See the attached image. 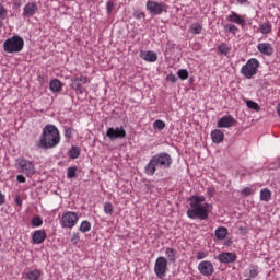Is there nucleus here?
<instances>
[{
	"instance_id": "1",
	"label": "nucleus",
	"mask_w": 280,
	"mask_h": 280,
	"mask_svg": "<svg viewBox=\"0 0 280 280\" xmlns=\"http://www.w3.org/2000/svg\"><path fill=\"white\" fill-rule=\"evenodd\" d=\"M60 143V131L58 127L54 125H46L43 129V133L39 138L38 148L42 150H51Z\"/></svg>"
},
{
	"instance_id": "2",
	"label": "nucleus",
	"mask_w": 280,
	"mask_h": 280,
	"mask_svg": "<svg viewBox=\"0 0 280 280\" xmlns=\"http://www.w3.org/2000/svg\"><path fill=\"white\" fill-rule=\"evenodd\" d=\"M172 167V155L166 152H161L151 158L144 172L148 176H154L158 170H170Z\"/></svg>"
},
{
	"instance_id": "3",
	"label": "nucleus",
	"mask_w": 280,
	"mask_h": 280,
	"mask_svg": "<svg viewBox=\"0 0 280 280\" xmlns=\"http://www.w3.org/2000/svg\"><path fill=\"white\" fill-rule=\"evenodd\" d=\"M25 40L20 35H13L3 43V51L5 54H19L23 51Z\"/></svg>"
},
{
	"instance_id": "4",
	"label": "nucleus",
	"mask_w": 280,
	"mask_h": 280,
	"mask_svg": "<svg viewBox=\"0 0 280 280\" xmlns=\"http://www.w3.org/2000/svg\"><path fill=\"white\" fill-rule=\"evenodd\" d=\"M15 167L22 173L25 174L28 178H32L36 174V167L34 163L25 158H19L15 160Z\"/></svg>"
},
{
	"instance_id": "5",
	"label": "nucleus",
	"mask_w": 280,
	"mask_h": 280,
	"mask_svg": "<svg viewBox=\"0 0 280 280\" xmlns=\"http://www.w3.org/2000/svg\"><path fill=\"white\" fill-rule=\"evenodd\" d=\"M257 69H259V60L252 58L242 67L241 73L245 75L247 80H250L253 75L257 74Z\"/></svg>"
},
{
	"instance_id": "6",
	"label": "nucleus",
	"mask_w": 280,
	"mask_h": 280,
	"mask_svg": "<svg viewBox=\"0 0 280 280\" xmlns=\"http://www.w3.org/2000/svg\"><path fill=\"white\" fill-rule=\"evenodd\" d=\"M187 215L190 220H209V213L206 208H202V206L195 209H188Z\"/></svg>"
},
{
	"instance_id": "7",
	"label": "nucleus",
	"mask_w": 280,
	"mask_h": 280,
	"mask_svg": "<svg viewBox=\"0 0 280 280\" xmlns=\"http://www.w3.org/2000/svg\"><path fill=\"white\" fill-rule=\"evenodd\" d=\"M166 5L164 3H159L154 0H149L147 2V10L148 12H150L153 16H159L161 14H163V12H167V10H165Z\"/></svg>"
},
{
	"instance_id": "8",
	"label": "nucleus",
	"mask_w": 280,
	"mask_h": 280,
	"mask_svg": "<svg viewBox=\"0 0 280 280\" xmlns=\"http://www.w3.org/2000/svg\"><path fill=\"white\" fill-rule=\"evenodd\" d=\"M78 213L75 212H66L61 218V226L63 229H73L78 224Z\"/></svg>"
},
{
	"instance_id": "9",
	"label": "nucleus",
	"mask_w": 280,
	"mask_h": 280,
	"mask_svg": "<svg viewBox=\"0 0 280 280\" xmlns=\"http://www.w3.org/2000/svg\"><path fill=\"white\" fill-rule=\"evenodd\" d=\"M154 272L159 279H163L165 277V272H167V258L160 256L155 260Z\"/></svg>"
},
{
	"instance_id": "10",
	"label": "nucleus",
	"mask_w": 280,
	"mask_h": 280,
	"mask_svg": "<svg viewBox=\"0 0 280 280\" xmlns=\"http://www.w3.org/2000/svg\"><path fill=\"white\" fill-rule=\"evenodd\" d=\"M106 137L110 139V141H115V139H125L126 129H124V127H109L106 131Z\"/></svg>"
},
{
	"instance_id": "11",
	"label": "nucleus",
	"mask_w": 280,
	"mask_h": 280,
	"mask_svg": "<svg viewBox=\"0 0 280 280\" xmlns=\"http://www.w3.org/2000/svg\"><path fill=\"white\" fill-rule=\"evenodd\" d=\"M198 270L203 277H211L215 271L213 264L209 260H203L198 265Z\"/></svg>"
},
{
	"instance_id": "12",
	"label": "nucleus",
	"mask_w": 280,
	"mask_h": 280,
	"mask_svg": "<svg viewBox=\"0 0 280 280\" xmlns=\"http://www.w3.org/2000/svg\"><path fill=\"white\" fill-rule=\"evenodd\" d=\"M36 12H38V4L36 2H28L23 9L22 16L23 19H32Z\"/></svg>"
},
{
	"instance_id": "13",
	"label": "nucleus",
	"mask_w": 280,
	"mask_h": 280,
	"mask_svg": "<svg viewBox=\"0 0 280 280\" xmlns=\"http://www.w3.org/2000/svg\"><path fill=\"white\" fill-rule=\"evenodd\" d=\"M234 124H236L235 118L231 115H226L219 119L217 126L218 128H231Z\"/></svg>"
},
{
	"instance_id": "14",
	"label": "nucleus",
	"mask_w": 280,
	"mask_h": 280,
	"mask_svg": "<svg viewBox=\"0 0 280 280\" xmlns=\"http://www.w3.org/2000/svg\"><path fill=\"white\" fill-rule=\"evenodd\" d=\"M70 86L73 91H75L77 95H84V93L85 95L88 94L86 88H84L78 79L72 78Z\"/></svg>"
},
{
	"instance_id": "15",
	"label": "nucleus",
	"mask_w": 280,
	"mask_h": 280,
	"mask_svg": "<svg viewBox=\"0 0 280 280\" xmlns=\"http://www.w3.org/2000/svg\"><path fill=\"white\" fill-rule=\"evenodd\" d=\"M218 259L221 264H233L237 260V255L233 253H221L219 254Z\"/></svg>"
},
{
	"instance_id": "16",
	"label": "nucleus",
	"mask_w": 280,
	"mask_h": 280,
	"mask_svg": "<svg viewBox=\"0 0 280 280\" xmlns=\"http://www.w3.org/2000/svg\"><path fill=\"white\" fill-rule=\"evenodd\" d=\"M226 21L230 23H236V25H242V27L246 25V20H244V18H242V15L237 14L235 11L231 12V14L226 18Z\"/></svg>"
},
{
	"instance_id": "17",
	"label": "nucleus",
	"mask_w": 280,
	"mask_h": 280,
	"mask_svg": "<svg viewBox=\"0 0 280 280\" xmlns=\"http://www.w3.org/2000/svg\"><path fill=\"white\" fill-rule=\"evenodd\" d=\"M257 49L265 56H272V54H275V49H272V46L269 43L258 44Z\"/></svg>"
},
{
	"instance_id": "18",
	"label": "nucleus",
	"mask_w": 280,
	"mask_h": 280,
	"mask_svg": "<svg viewBox=\"0 0 280 280\" xmlns=\"http://www.w3.org/2000/svg\"><path fill=\"white\" fill-rule=\"evenodd\" d=\"M32 238L34 244H43L47 240V233L43 230H37L33 233Z\"/></svg>"
},
{
	"instance_id": "19",
	"label": "nucleus",
	"mask_w": 280,
	"mask_h": 280,
	"mask_svg": "<svg viewBox=\"0 0 280 280\" xmlns=\"http://www.w3.org/2000/svg\"><path fill=\"white\" fill-rule=\"evenodd\" d=\"M140 58H142V60H145L147 62H156V60H159V56L156 55V52L150 50L147 52L141 51Z\"/></svg>"
},
{
	"instance_id": "20",
	"label": "nucleus",
	"mask_w": 280,
	"mask_h": 280,
	"mask_svg": "<svg viewBox=\"0 0 280 280\" xmlns=\"http://www.w3.org/2000/svg\"><path fill=\"white\" fill-rule=\"evenodd\" d=\"M212 143H222L224 141V132L220 129L211 131Z\"/></svg>"
},
{
	"instance_id": "21",
	"label": "nucleus",
	"mask_w": 280,
	"mask_h": 280,
	"mask_svg": "<svg viewBox=\"0 0 280 280\" xmlns=\"http://www.w3.org/2000/svg\"><path fill=\"white\" fill-rule=\"evenodd\" d=\"M62 86L63 84L58 79H54L49 83V89L52 91V93H60V91H62Z\"/></svg>"
},
{
	"instance_id": "22",
	"label": "nucleus",
	"mask_w": 280,
	"mask_h": 280,
	"mask_svg": "<svg viewBox=\"0 0 280 280\" xmlns=\"http://www.w3.org/2000/svg\"><path fill=\"white\" fill-rule=\"evenodd\" d=\"M217 240H226V235H229V230L224 226H220L215 230Z\"/></svg>"
},
{
	"instance_id": "23",
	"label": "nucleus",
	"mask_w": 280,
	"mask_h": 280,
	"mask_svg": "<svg viewBox=\"0 0 280 280\" xmlns=\"http://www.w3.org/2000/svg\"><path fill=\"white\" fill-rule=\"evenodd\" d=\"M271 198L272 191H270L268 188L260 190V200H262V202H269Z\"/></svg>"
},
{
	"instance_id": "24",
	"label": "nucleus",
	"mask_w": 280,
	"mask_h": 280,
	"mask_svg": "<svg viewBox=\"0 0 280 280\" xmlns=\"http://www.w3.org/2000/svg\"><path fill=\"white\" fill-rule=\"evenodd\" d=\"M165 255H166L168 261H171L172 264H174L176 261V249L167 247L165 249Z\"/></svg>"
},
{
	"instance_id": "25",
	"label": "nucleus",
	"mask_w": 280,
	"mask_h": 280,
	"mask_svg": "<svg viewBox=\"0 0 280 280\" xmlns=\"http://www.w3.org/2000/svg\"><path fill=\"white\" fill-rule=\"evenodd\" d=\"M246 106L247 108H250L252 110H256V113H259L261 110V107H259V104H257L255 101L246 100Z\"/></svg>"
},
{
	"instance_id": "26",
	"label": "nucleus",
	"mask_w": 280,
	"mask_h": 280,
	"mask_svg": "<svg viewBox=\"0 0 280 280\" xmlns=\"http://www.w3.org/2000/svg\"><path fill=\"white\" fill-rule=\"evenodd\" d=\"M79 230L81 231V233H89V231H91V222L89 221H82Z\"/></svg>"
},
{
	"instance_id": "27",
	"label": "nucleus",
	"mask_w": 280,
	"mask_h": 280,
	"mask_svg": "<svg viewBox=\"0 0 280 280\" xmlns=\"http://www.w3.org/2000/svg\"><path fill=\"white\" fill-rule=\"evenodd\" d=\"M27 279L30 280H38V278L40 277V271L38 270H31L26 273Z\"/></svg>"
},
{
	"instance_id": "28",
	"label": "nucleus",
	"mask_w": 280,
	"mask_h": 280,
	"mask_svg": "<svg viewBox=\"0 0 280 280\" xmlns=\"http://www.w3.org/2000/svg\"><path fill=\"white\" fill-rule=\"evenodd\" d=\"M75 176H78V166L68 167L67 177L68 178H75Z\"/></svg>"
},
{
	"instance_id": "29",
	"label": "nucleus",
	"mask_w": 280,
	"mask_h": 280,
	"mask_svg": "<svg viewBox=\"0 0 280 280\" xmlns=\"http://www.w3.org/2000/svg\"><path fill=\"white\" fill-rule=\"evenodd\" d=\"M261 34H270L272 32V25L270 23H264L260 25Z\"/></svg>"
},
{
	"instance_id": "30",
	"label": "nucleus",
	"mask_w": 280,
	"mask_h": 280,
	"mask_svg": "<svg viewBox=\"0 0 280 280\" xmlns=\"http://www.w3.org/2000/svg\"><path fill=\"white\" fill-rule=\"evenodd\" d=\"M70 159H79L80 158V148L72 147L69 150Z\"/></svg>"
},
{
	"instance_id": "31",
	"label": "nucleus",
	"mask_w": 280,
	"mask_h": 280,
	"mask_svg": "<svg viewBox=\"0 0 280 280\" xmlns=\"http://www.w3.org/2000/svg\"><path fill=\"white\" fill-rule=\"evenodd\" d=\"M190 32H191V34H200L202 32V25H200L198 23L191 24Z\"/></svg>"
},
{
	"instance_id": "32",
	"label": "nucleus",
	"mask_w": 280,
	"mask_h": 280,
	"mask_svg": "<svg viewBox=\"0 0 280 280\" xmlns=\"http://www.w3.org/2000/svg\"><path fill=\"white\" fill-rule=\"evenodd\" d=\"M177 75L179 80H187V78H189V71H187V69H180L178 70Z\"/></svg>"
},
{
	"instance_id": "33",
	"label": "nucleus",
	"mask_w": 280,
	"mask_h": 280,
	"mask_svg": "<svg viewBox=\"0 0 280 280\" xmlns=\"http://www.w3.org/2000/svg\"><path fill=\"white\" fill-rule=\"evenodd\" d=\"M190 201V209H198V207H202V203L198 202V199H196V196H192L189 198Z\"/></svg>"
},
{
	"instance_id": "34",
	"label": "nucleus",
	"mask_w": 280,
	"mask_h": 280,
	"mask_svg": "<svg viewBox=\"0 0 280 280\" xmlns=\"http://www.w3.org/2000/svg\"><path fill=\"white\" fill-rule=\"evenodd\" d=\"M153 128H155V130H164L165 129V121H163V120H155L153 122Z\"/></svg>"
},
{
	"instance_id": "35",
	"label": "nucleus",
	"mask_w": 280,
	"mask_h": 280,
	"mask_svg": "<svg viewBox=\"0 0 280 280\" xmlns=\"http://www.w3.org/2000/svg\"><path fill=\"white\" fill-rule=\"evenodd\" d=\"M104 213L107 215H113V203L108 201L104 203Z\"/></svg>"
},
{
	"instance_id": "36",
	"label": "nucleus",
	"mask_w": 280,
	"mask_h": 280,
	"mask_svg": "<svg viewBox=\"0 0 280 280\" xmlns=\"http://www.w3.org/2000/svg\"><path fill=\"white\" fill-rule=\"evenodd\" d=\"M220 54H223L224 56L229 55V51H231V49L229 48V46H226V44H222L218 47Z\"/></svg>"
},
{
	"instance_id": "37",
	"label": "nucleus",
	"mask_w": 280,
	"mask_h": 280,
	"mask_svg": "<svg viewBox=\"0 0 280 280\" xmlns=\"http://www.w3.org/2000/svg\"><path fill=\"white\" fill-rule=\"evenodd\" d=\"M0 19L1 21H4V19H8V9L3 7V4H0Z\"/></svg>"
},
{
	"instance_id": "38",
	"label": "nucleus",
	"mask_w": 280,
	"mask_h": 280,
	"mask_svg": "<svg viewBox=\"0 0 280 280\" xmlns=\"http://www.w3.org/2000/svg\"><path fill=\"white\" fill-rule=\"evenodd\" d=\"M226 32H230V34H237L238 28L235 26V24H228L225 25Z\"/></svg>"
},
{
	"instance_id": "39",
	"label": "nucleus",
	"mask_w": 280,
	"mask_h": 280,
	"mask_svg": "<svg viewBox=\"0 0 280 280\" xmlns=\"http://www.w3.org/2000/svg\"><path fill=\"white\" fill-rule=\"evenodd\" d=\"M31 222L33 226H43V219L38 215L34 217Z\"/></svg>"
},
{
	"instance_id": "40",
	"label": "nucleus",
	"mask_w": 280,
	"mask_h": 280,
	"mask_svg": "<svg viewBox=\"0 0 280 280\" xmlns=\"http://www.w3.org/2000/svg\"><path fill=\"white\" fill-rule=\"evenodd\" d=\"M66 139H71L73 137V129L71 127H63Z\"/></svg>"
},
{
	"instance_id": "41",
	"label": "nucleus",
	"mask_w": 280,
	"mask_h": 280,
	"mask_svg": "<svg viewBox=\"0 0 280 280\" xmlns=\"http://www.w3.org/2000/svg\"><path fill=\"white\" fill-rule=\"evenodd\" d=\"M107 14H110L113 10H115V2L113 0H109L106 4Z\"/></svg>"
},
{
	"instance_id": "42",
	"label": "nucleus",
	"mask_w": 280,
	"mask_h": 280,
	"mask_svg": "<svg viewBox=\"0 0 280 280\" xmlns=\"http://www.w3.org/2000/svg\"><path fill=\"white\" fill-rule=\"evenodd\" d=\"M74 80H79L81 84H89L91 82L88 77L81 75V77H74Z\"/></svg>"
},
{
	"instance_id": "43",
	"label": "nucleus",
	"mask_w": 280,
	"mask_h": 280,
	"mask_svg": "<svg viewBox=\"0 0 280 280\" xmlns=\"http://www.w3.org/2000/svg\"><path fill=\"white\" fill-rule=\"evenodd\" d=\"M133 16L135 19H145V13L141 12V11H135L133 12Z\"/></svg>"
},
{
	"instance_id": "44",
	"label": "nucleus",
	"mask_w": 280,
	"mask_h": 280,
	"mask_svg": "<svg viewBox=\"0 0 280 280\" xmlns=\"http://www.w3.org/2000/svg\"><path fill=\"white\" fill-rule=\"evenodd\" d=\"M166 80L168 82H172L173 84H175L176 80H178V78H176V74H172L170 73L167 77H166Z\"/></svg>"
},
{
	"instance_id": "45",
	"label": "nucleus",
	"mask_w": 280,
	"mask_h": 280,
	"mask_svg": "<svg viewBox=\"0 0 280 280\" xmlns=\"http://www.w3.org/2000/svg\"><path fill=\"white\" fill-rule=\"evenodd\" d=\"M71 242H72V244H78V242H80V234L79 233H74L72 235Z\"/></svg>"
},
{
	"instance_id": "46",
	"label": "nucleus",
	"mask_w": 280,
	"mask_h": 280,
	"mask_svg": "<svg viewBox=\"0 0 280 280\" xmlns=\"http://www.w3.org/2000/svg\"><path fill=\"white\" fill-rule=\"evenodd\" d=\"M15 205H18V207H23V199H21V195L15 196Z\"/></svg>"
},
{
	"instance_id": "47",
	"label": "nucleus",
	"mask_w": 280,
	"mask_h": 280,
	"mask_svg": "<svg viewBox=\"0 0 280 280\" xmlns=\"http://www.w3.org/2000/svg\"><path fill=\"white\" fill-rule=\"evenodd\" d=\"M245 196H250L253 194V189L250 187H245L242 191Z\"/></svg>"
},
{
	"instance_id": "48",
	"label": "nucleus",
	"mask_w": 280,
	"mask_h": 280,
	"mask_svg": "<svg viewBox=\"0 0 280 280\" xmlns=\"http://www.w3.org/2000/svg\"><path fill=\"white\" fill-rule=\"evenodd\" d=\"M257 275H259V271H257V269H250L249 270V277L252 279H255V277H257Z\"/></svg>"
},
{
	"instance_id": "49",
	"label": "nucleus",
	"mask_w": 280,
	"mask_h": 280,
	"mask_svg": "<svg viewBox=\"0 0 280 280\" xmlns=\"http://www.w3.org/2000/svg\"><path fill=\"white\" fill-rule=\"evenodd\" d=\"M196 257H197V259H199V260H200V259H205V257H207V254H205V252H198Z\"/></svg>"
},
{
	"instance_id": "50",
	"label": "nucleus",
	"mask_w": 280,
	"mask_h": 280,
	"mask_svg": "<svg viewBox=\"0 0 280 280\" xmlns=\"http://www.w3.org/2000/svg\"><path fill=\"white\" fill-rule=\"evenodd\" d=\"M16 180H18V183H26V179H25L24 175H18Z\"/></svg>"
},
{
	"instance_id": "51",
	"label": "nucleus",
	"mask_w": 280,
	"mask_h": 280,
	"mask_svg": "<svg viewBox=\"0 0 280 280\" xmlns=\"http://www.w3.org/2000/svg\"><path fill=\"white\" fill-rule=\"evenodd\" d=\"M195 198L197 199L199 205H200V202H205V197L203 196H195Z\"/></svg>"
},
{
	"instance_id": "52",
	"label": "nucleus",
	"mask_w": 280,
	"mask_h": 280,
	"mask_svg": "<svg viewBox=\"0 0 280 280\" xmlns=\"http://www.w3.org/2000/svg\"><path fill=\"white\" fill-rule=\"evenodd\" d=\"M5 203V196L0 192V206Z\"/></svg>"
},
{
	"instance_id": "53",
	"label": "nucleus",
	"mask_w": 280,
	"mask_h": 280,
	"mask_svg": "<svg viewBox=\"0 0 280 280\" xmlns=\"http://www.w3.org/2000/svg\"><path fill=\"white\" fill-rule=\"evenodd\" d=\"M202 209H206V211L209 213V210L211 209V205L205 203V205L202 206Z\"/></svg>"
},
{
	"instance_id": "54",
	"label": "nucleus",
	"mask_w": 280,
	"mask_h": 280,
	"mask_svg": "<svg viewBox=\"0 0 280 280\" xmlns=\"http://www.w3.org/2000/svg\"><path fill=\"white\" fill-rule=\"evenodd\" d=\"M238 3H248V0H237Z\"/></svg>"
},
{
	"instance_id": "55",
	"label": "nucleus",
	"mask_w": 280,
	"mask_h": 280,
	"mask_svg": "<svg viewBox=\"0 0 280 280\" xmlns=\"http://www.w3.org/2000/svg\"><path fill=\"white\" fill-rule=\"evenodd\" d=\"M15 8H21V3H14Z\"/></svg>"
},
{
	"instance_id": "56",
	"label": "nucleus",
	"mask_w": 280,
	"mask_h": 280,
	"mask_svg": "<svg viewBox=\"0 0 280 280\" xmlns=\"http://www.w3.org/2000/svg\"><path fill=\"white\" fill-rule=\"evenodd\" d=\"M0 27H3V21H0Z\"/></svg>"
}]
</instances>
